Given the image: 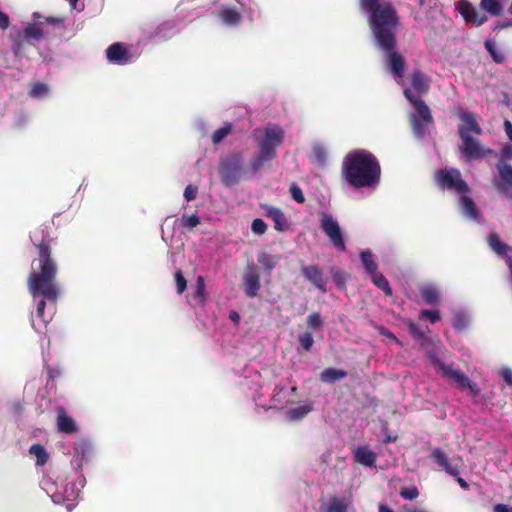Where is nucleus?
<instances>
[{"label":"nucleus","mask_w":512,"mask_h":512,"mask_svg":"<svg viewBox=\"0 0 512 512\" xmlns=\"http://www.w3.org/2000/svg\"><path fill=\"white\" fill-rule=\"evenodd\" d=\"M361 9L369 15V25L376 46L385 53V62L395 81L405 89H410L418 98L429 88V78L420 70L410 76V86L405 85L406 61L397 51V28L399 17L396 9L388 1L360 0Z\"/></svg>","instance_id":"1"},{"label":"nucleus","mask_w":512,"mask_h":512,"mask_svg":"<svg viewBox=\"0 0 512 512\" xmlns=\"http://www.w3.org/2000/svg\"><path fill=\"white\" fill-rule=\"evenodd\" d=\"M30 239L39 254L38 268H33L28 277V290L36 306V313L31 316V324L36 332L43 333L56 313V302L60 293L55 282L57 265L51 258V239L46 228L33 231Z\"/></svg>","instance_id":"2"},{"label":"nucleus","mask_w":512,"mask_h":512,"mask_svg":"<svg viewBox=\"0 0 512 512\" xmlns=\"http://www.w3.org/2000/svg\"><path fill=\"white\" fill-rule=\"evenodd\" d=\"M342 174L345 181L356 190L362 188L375 190L380 182L381 167L371 152L358 149L345 157Z\"/></svg>","instance_id":"3"},{"label":"nucleus","mask_w":512,"mask_h":512,"mask_svg":"<svg viewBox=\"0 0 512 512\" xmlns=\"http://www.w3.org/2000/svg\"><path fill=\"white\" fill-rule=\"evenodd\" d=\"M253 136L259 152L250 160L249 171L252 175H256L264 163L276 158L277 148L282 144L285 132L280 125L269 123L262 128L255 129Z\"/></svg>","instance_id":"4"},{"label":"nucleus","mask_w":512,"mask_h":512,"mask_svg":"<svg viewBox=\"0 0 512 512\" xmlns=\"http://www.w3.org/2000/svg\"><path fill=\"white\" fill-rule=\"evenodd\" d=\"M435 179L442 189L454 191L460 196L459 203L461 211L466 218L475 222H482V216L470 197L469 186L462 179L458 169L450 168L439 170L435 175Z\"/></svg>","instance_id":"5"},{"label":"nucleus","mask_w":512,"mask_h":512,"mask_svg":"<svg viewBox=\"0 0 512 512\" xmlns=\"http://www.w3.org/2000/svg\"><path fill=\"white\" fill-rule=\"evenodd\" d=\"M404 95L413 106V111L409 112V121L413 135L418 140H424L430 136L434 128L431 110L422 98H418L410 89H405Z\"/></svg>","instance_id":"6"},{"label":"nucleus","mask_w":512,"mask_h":512,"mask_svg":"<svg viewBox=\"0 0 512 512\" xmlns=\"http://www.w3.org/2000/svg\"><path fill=\"white\" fill-rule=\"evenodd\" d=\"M426 355L436 372L439 373L442 378L454 381L460 389H468L472 396H477L479 394L480 388L477 383L471 381L470 378L460 369L455 368L453 362L448 364L444 363L439 358L435 349H427Z\"/></svg>","instance_id":"7"},{"label":"nucleus","mask_w":512,"mask_h":512,"mask_svg":"<svg viewBox=\"0 0 512 512\" xmlns=\"http://www.w3.org/2000/svg\"><path fill=\"white\" fill-rule=\"evenodd\" d=\"M40 486L55 504H64L69 512L75 508L80 494V489L75 484H68L60 491L57 481L50 476H44Z\"/></svg>","instance_id":"8"},{"label":"nucleus","mask_w":512,"mask_h":512,"mask_svg":"<svg viewBox=\"0 0 512 512\" xmlns=\"http://www.w3.org/2000/svg\"><path fill=\"white\" fill-rule=\"evenodd\" d=\"M319 224L321 230L329 238L332 245L341 252L346 251L343 232L337 219L328 211H321Z\"/></svg>","instance_id":"9"},{"label":"nucleus","mask_w":512,"mask_h":512,"mask_svg":"<svg viewBox=\"0 0 512 512\" xmlns=\"http://www.w3.org/2000/svg\"><path fill=\"white\" fill-rule=\"evenodd\" d=\"M496 172L492 175V184L495 190L503 197L512 199V165L497 161Z\"/></svg>","instance_id":"10"},{"label":"nucleus","mask_w":512,"mask_h":512,"mask_svg":"<svg viewBox=\"0 0 512 512\" xmlns=\"http://www.w3.org/2000/svg\"><path fill=\"white\" fill-rule=\"evenodd\" d=\"M461 138V145L459 146L462 156L467 159H477L492 154V149H483L480 142L475 139L471 134H466L465 130H461L459 134Z\"/></svg>","instance_id":"11"},{"label":"nucleus","mask_w":512,"mask_h":512,"mask_svg":"<svg viewBox=\"0 0 512 512\" xmlns=\"http://www.w3.org/2000/svg\"><path fill=\"white\" fill-rule=\"evenodd\" d=\"M242 163L237 156H232L222 163L219 174L226 186H232L238 182L241 176Z\"/></svg>","instance_id":"12"},{"label":"nucleus","mask_w":512,"mask_h":512,"mask_svg":"<svg viewBox=\"0 0 512 512\" xmlns=\"http://www.w3.org/2000/svg\"><path fill=\"white\" fill-rule=\"evenodd\" d=\"M431 456L437 465H439L446 473L456 479L461 488H469L468 483L462 477H460L458 466L452 465L450 463L448 455L443 450L440 448H435L432 450Z\"/></svg>","instance_id":"13"},{"label":"nucleus","mask_w":512,"mask_h":512,"mask_svg":"<svg viewBox=\"0 0 512 512\" xmlns=\"http://www.w3.org/2000/svg\"><path fill=\"white\" fill-rule=\"evenodd\" d=\"M300 271L302 276L316 289L322 293L327 292V284L329 280L320 266L316 264L302 265Z\"/></svg>","instance_id":"14"},{"label":"nucleus","mask_w":512,"mask_h":512,"mask_svg":"<svg viewBox=\"0 0 512 512\" xmlns=\"http://www.w3.org/2000/svg\"><path fill=\"white\" fill-rule=\"evenodd\" d=\"M107 60L115 65H127L135 60V56L127 45L116 42L110 45L106 50Z\"/></svg>","instance_id":"15"},{"label":"nucleus","mask_w":512,"mask_h":512,"mask_svg":"<svg viewBox=\"0 0 512 512\" xmlns=\"http://www.w3.org/2000/svg\"><path fill=\"white\" fill-rule=\"evenodd\" d=\"M456 10L467 23H471L475 26H481L488 20L487 16L479 12L468 0L459 1L456 4Z\"/></svg>","instance_id":"16"},{"label":"nucleus","mask_w":512,"mask_h":512,"mask_svg":"<svg viewBox=\"0 0 512 512\" xmlns=\"http://www.w3.org/2000/svg\"><path fill=\"white\" fill-rule=\"evenodd\" d=\"M296 386L288 387L285 384H277L274 388L271 404L268 405V408L276 407L278 405L283 406L288 403H292L294 401V395L296 393Z\"/></svg>","instance_id":"17"},{"label":"nucleus","mask_w":512,"mask_h":512,"mask_svg":"<svg viewBox=\"0 0 512 512\" xmlns=\"http://www.w3.org/2000/svg\"><path fill=\"white\" fill-rule=\"evenodd\" d=\"M243 289L249 298H254L260 289V276L255 266L247 267L243 276Z\"/></svg>","instance_id":"18"},{"label":"nucleus","mask_w":512,"mask_h":512,"mask_svg":"<svg viewBox=\"0 0 512 512\" xmlns=\"http://www.w3.org/2000/svg\"><path fill=\"white\" fill-rule=\"evenodd\" d=\"M457 115L463 122L462 125L459 126L458 132L461 130H465L466 134L474 133L475 135H481L483 130L479 125L475 114L464 110L463 108H458Z\"/></svg>","instance_id":"19"},{"label":"nucleus","mask_w":512,"mask_h":512,"mask_svg":"<svg viewBox=\"0 0 512 512\" xmlns=\"http://www.w3.org/2000/svg\"><path fill=\"white\" fill-rule=\"evenodd\" d=\"M352 505L350 496H333L321 506L322 512H348Z\"/></svg>","instance_id":"20"},{"label":"nucleus","mask_w":512,"mask_h":512,"mask_svg":"<svg viewBox=\"0 0 512 512\" xmlns=\"http://www.w3.org/2000/svg\"><path fill=\"white\" fill-rule=\"evenodd\" d=\"M218 17L227 26H235L241 20V12L229 3H222L219 7Z\"/></svg>","instance_id":"21"},{"label":"nucleus","mask_w":512,"mask_h":512,"mask_svg":"<svg viewBox=\"0 0 512 512\" xmlns=\"http://www.w3.org/2000/svg\"><path fill=\"white\" fill-rule=\"evenodd\" d=\"M487 241L491 250L498 256L504 258L509 266V259H512L509 253L512 252V248L505 242H502L495 232L489 234Z\"/></svg>","instance_id":"22"},{"label":"nucleus","mask_w":512,"mask_h":512,"mask_svg":"<svg viewBox=\"0 0 512 512\" xmlns=\"http://www.w3.org/2000/svg\"><path fill=\"white\" fill-rule=\"evenodd\" d=\"M264 215L274 222V228L277 231L283 232L288 229V223L284 213L274 206L263 205Z\"/></svg>","instance_id":"23"},{"label":"nucleus","mask_w":512,"mask_h":512,"mask_svg":"<svg viewBox=\"0 0 512 512\" xmlns=\"http://www.w3.org/2000/svg\"><path fill=\"white\" fill-rule=\"evenodd\" d=\"M354 460L366 467H374L376 462V453L368 446H359L353 451Z\"/></svg>","instance_id":"24"},{"label":"nucleus","mask_w":512,"mask_h":512,"mask_svg":"<svg viewBox=\"0 0 512 512\" xmlns=\"http://www.w3.org/2000/svg\"><path fill=\"white\" fill-rule=\"evenodd\" d=\"M183 25L177 20H170L162 23L156 29L155 36L159 39H168L181 31Z\"/></svg>","instance_id":"25"},{"label":"nucleus","mask_w":512,"mask_h":512,"mask_svg":"<svg viewBox=\"0 0 512 512\" xmlns=\"http://www.w3.org/2000/svg\"><path fill=\"white\" fill-rule=\"evenodd\" d=\"M313 409L311 401H304L296 407L285 410L284 415L288 421H299L309 414Z\"/></svg>","instance_id":"26"},{"label":"nucleus","mask_w":512,"mask_h":512,"mask_svg":"<svg viewBox=\"0 0 512 512\" xmlns=\"http://www.w3.org/2000/svg\"><path fill=\"white\" fill-rule=\"evenodd\" d=\"M57 427L59 431L68 434L76 431V424L74 420L66 414L62 407L57 409Z\"/></svg>","instance_id":"27"},{"label":"nucleus","mask_w":512,"mask_h":512,"mask_svg":"<svg viewBox=\"0 0 512 512\" xmlns=\"http://www.w3.org/2000/svg\"><path fill=\"white\" fill-rule=\"evenodd\" d=\"M421 298L428 305L436 306L440 302V292L435 285H424L419 290Z\"/></svg>","instance_id":"28"},{"label":"nucleus","mask_w":512,"mask_h":512,"mask_svg":"<svg viewBox=\"0 0 512 512\" xmlns=\"http://www.w3.org/2000/svg\"><path fill=\"white\" fill-rule=\"evenodd\" d=\"M43 35L42 23H28L23 29V38L28 41H39L43 38Z\"/></svg>","instance_id":"29"},{"label":"nucleus","mask_w":512,"mask_h":512,"mask_svg":"<svg viewBox=\"0 0 512 512\" xmlns=\"http://www.w3.org/2000/svg\"><path fill=\"white\" fill-rule=\"evenodd\" d=\"M200 223V217L197 214L182 215L180 219H177L173 223V231L175 232L180 228L193 229Z\"/></svg>","instance_id":"30"},{"label":"nucleus","mask_w":512,"mask_h":512,"mask_svg":"<svg viewBox=\"0 0 512 512\" xmlns=\"http://www.w3.org/2000/svg\"><path fill=\"white\" fill-rule=\"evenodd\" d=\"M347 372L336 368H326L320 374V379L324 383H334L338 380L344 379Z\"/></svg>","instance_id":"31"},{"label":"nucleus","mask_w":512,"mask_h":512,"mask_svg":"<svg viewBox=\"0 0 512 512\" xmlns=\"http://www.w3.org/2000/svg\"><path fill=\"white\" fill-rule=\"evenodd\" d=\"M29 454L36 458V466H44L49 459L47 450L41 444L31 445L29 448Z\"/></svg>","instance_id":"32"},{"label":"nucleus","mask_w":512,"mask_h":512,"mask_svg":"<svg viewBox=\"0 0 512 512\" xmlns=\"http://www.w3.org/2000/svg\"><path fill=\"white\" fill-rule=\"evenodd\" d=\"M484 45L495 63L502 64L505 61V54L498 49L494 39H487Z\"/></svg>","instance_id":"33"},{"label":"nucleus","mask_w":512,"mask_h":512,"mask_svg":"<svg viewBox=\"0 0 512 512\" xmlns=\"http://www.w3.org/2000/svg\"><path fill=\"white\" fill-rule=\"evenodd\" d=\"M480 7L492 16H500L503 12V6L499 0H481Z\"/></svg>","instance_id":"34"},{"label":"nucleus","mask_w":512,"mask_h":512,"mask_svg":"<svg viewBox=\"0 0 512 512\" xmlns=\"http://www.w3.org/2000/svg\"><path fill=\"white\" fill-rule=\"evenodd\" d=\"M371 280L375 286H377L379 289H381L385 295L391 296L392 295V289L390 287V284L386 277L379 272H375L374 274L370 275Z\"/></svg>","instance_id":"35"},{"label":"nucleus","mask_w":512,"mask_h":512,"mask_svg":"<svg viewBox=\"0 0 512 512\" xmlns=\"http://www.w3.org/2000/svg\"><path fill=\"white\" fill-rule=\"evenodd\" d=\"M360 259L367 274L372 275L377 272V264L374 261L373 255L370 251H362L360 254Z\"/></svg>","instance_id":"36"},{"label":"nucleus","mask_w":512,"mask_h":512,"mask_svg":"<svg viewBox=\"0 0 512 512\" xmlns=\"http://www.w3.org/2000/svg\"><path fill=\"white\" fill-rule=\"evenodd\" d=\"M240 5L243 14L247 15L251 20L258 13V6L251 0H236Z\"/></svg>","instance_id":"37"},{"label":"nucleus","mask_w":512,"mask_h":512,"mask_svg":"<svg viewBox=\"0 0 512 512\" xmlns=\"http://www.w3.org/2000/svg\"><path fill=\"white\" fill-rule=\"evenodd\" d=\"M258 262L268 272H271L277 264V260L266 252H261L258 255Z\"/></svg>","instance_id":"38"},{"label":"nucleus","mask_w":512,"mask_h":512,"mask_svg":"<svg viewBox=\"0 0 512 512\" xmlns=\"http://www.w3.org/2000/svg\"><path fill=\"white\" fill-rule=\"evenodd\" d=\"M231 130H232V125L230 123H226L224 126L217 129L212 134L213 144L217 145V144L221 143L223 141V139L228 136V134L231 132Z\"/></svg>","instance_id":"39"},{"label":"nucleus","mask_w":512,"mask_h":512,"mask_svg":"<svg viewBox=\"0 0 512 512\" xmlns=\"http://www.w3.org/2000/svg\"><path fill=\"white\" fill-rule=\"evenodd\" d=\"M373 327L375 329H377V331L379 332L380 335L387 337L388 339L394 341L399 346H403L402 341L399 338H397L396 335L391 330L386 328L385 326L373 323Z\"/></svg>","instance_id":"40"},{"label":"nucleus","mask_w":512,"mask_h":512,"mask_svg":"<svg viewBox=\"0 0 512 512\" xmlns=\"http://www.w3.org/2000/svg\"><path fill=\"white\" fill-rule=\"evenodd\" d=\"M194 297L202 303L205 299V280L203 276H198L196 279Z\"/></svg>","instance_id":"41"},{"label":"nucleus","mask_w":512,"mask_h":512,"mask_svg":"<svg viewBox=\"0 0 512 512\" xmlns=\"http://www.w3.org/2000/svg\"><path fill=\"white\" fill-rule=\"evenodd\" d=\"M419 319L420 320L427 319L431 323H436L437 321L440 320V311L438 309H434V310L422 309L419 312Z\"/></svg>","instance_id":"42"},{"label":"nucleus","mask_w":512,"mask_h":512,"mask_svg":"<svg viewBox=\"0 0 512 512\" xmlns=\"http://www.w3.org/2000/svg\"><path fill=\"white\" fill-rule=\"evenodd\" d=\"M48 92L49 87L46 84L39 82L32 87L30 91V96L33 98H42L46 96Z\"/></svg>","instance_id":"43"},{"label":"nucleus","mask_w":512,"mask_h":512,"mask_svg":"<svg viewBox=\"0 0 512 512\" xmlns=\"http://www.w3.org/2000/svg\"><path fill=\"white\" fill-rule=\"evenodd\" d=\"M453 328L457 331L464 330L468 325V318L463 313H457L453 320Z\"/></svg>","instance_id":"44"},{"label":"nucleus","mask_w":512,"mask_h":512,"mask_svg":"<svg viewBox=\"0 0 512 512\" xmlns=\"http://www.w3.org/2000/svg\"><path fill=\"white\" fill-rule=\"evenodd\" d=\"M298 340H299L301 347L305 351H309L312 348L313 343H314L313 336L310 332H305V333L299 335Z\"/></svg>","instance_id":"45"},{"label":"nucleus","mask_w":512,"mask_h":512,"mask_svg":"<svg viewBox=\"0 0 512 512\" xmlns=\"http://www.w3.org/2000/svg\"><path fill=\"white\" fill-rule=\"evenodd\" d=\"M289 191H290V195H291L292 199L294 201H296L297 203L301 204L305 201L304 194H303L301 188L297 184L292 183L290 185Z\"/></svg>","instance_id":"46"},{"label":"nucleus","mask_w":512,"mask_h":512,"mask_svg":"<svg viewBox=\"0 0 512 512\" xmlns=\"http://www.w3.org/2000/svg\"><path fill=\"white\" fill-rule=\"evenodd\" d=\"M251 230L254 234L262 235L267 230V224L260 218H256L252 221Z\"/></svg>","instance_id":"47"},{"label":"nucleus","mask_w":512,"mask_h":512,"mask_svg":"<svg viewBox=\"0 0 512 512\" xmlns=\"http://www.w3.org/2000/svg\"><path fill=\"white\" fill-rule=\"evenodd\" d=\"M331 274L336 286L341 289L344 288L347 280L345 273L340 270H332Z\"/></svg>","instance_id":"48"},{"label":"nucleus","mask_w":512,"mask_h":512,"mask_svg":"<svg viewBox=\"0 0 512 512\" xmlns=\"http://www.w3.org/2000/svg\"><path fill=\"white\" fill-rule=\"evenodd\" d=\"M321 315L317 312L310 314L307 318V325L311 329H316L322 326Z\"/></svg>","instance_id":"49"},{"label":"nucleus","mask_w":512,"mask_h":512,"mask_svg":"<svg viewBox=\"0 0 512 512\" xmlns=\"http://www.w3.org/2000/svg\"><path fill=\"white\" fill-rule=\"evenodd\" d=\"M313 155L315 157V160L319 163V164H324L325 163V160H326V150L325 148L322 146V145H314L313 147Z\"/></svg>","instance_id":"50"},{"label":"nucleus","mask_w":512,"mask_h":512,"mask_svg":"<svg viewBox=\"0 0 512 512\" xmlns=\"http://www.w3.org/2000/svg\"><path fill=\"white\" fill-rule=\"evenodd\" d=\"M498 155H499L498 161L507 162V160H511L512 159V144L505 143Z\"/></svg>","instance_id":"51"},{"label":"nucleus","mask_w":512,"mask_h":512,"mask_svg":"<svg viewBox=\"0 0 512 512\" xmlns=\"http://www.w3.org/2000/svg\"><path fill=\"white\" fill-rule=\"evenodd\" d=\"M175 281L178 294H182L186 289L187 282L180 270L175 273Z\"/></svg>","instance_id":"52"},{"label":"nucleus","mask_w":512,"mask_h":512,"mask_svg":"<svg viewBox=\"0 0 512 512\" xmlns=\"http://www.w3.org/2000/svg\"><path fill=\"white\" fill-rule=\"evenodd\" d=\"M418 489L416 487H409V488H404L401 490V497L404 498L405 500H413L415 498L418 497Z\"/></svg>","instance_id":"53"},{"label":"nucleus","mask_w":512,"mask_h":512,"mask_svg":"<svg viewBox=\"0 0 512 512\" xmlns=\"http://www.w3.org/2000/svg\"><path fill=\"white\" fill-rule=\"evenodd\" d=\"M407 327H408L410 333L412 334V336L415 337L416 339H423L424 338V332L414 322L408 321L407 322Z\"/></svg>","instance_id":"54"},{"label":"nucleus","mask_w":512,"mask_h":512,"mask_svg":"<svg viewBox=\"0 0 512 512\" xmlns=\"http://www.w3.org/2000/svg\"><path fill=\"white\" fill-rule=\"evenodd\" d=\"M251 389L254 391L252 394H251V398L252 400L255 402V404L257 406H261L263 408L266 407V404H264L263 402H261L260 398H261V394L258 393L259 389H260V386L258 383H253V386L251 387Z\"/></svg>","instance_id":"55"},{"label":"nucleus","mask_w":512,"mask_h":512,"mask_svg":"<svg viewBox=\"0 0 512 512\" xmlns=\"http://www.w3.org/2000/svg\"><path fill=\"white\" fill-rule=\"evenodd\" d=\"M197 192H198V188L196 186L188 185V186H186V188L184 190V198L188 202L192 201L196 198Z\"/></svg>","instance_id":"56"},{"label":"nucleus","mask_w":512,"mask_h":512,"mask_svg":"<svg viewBox=\"0 0 512 512\" xmlns=\"http://www.w3.org/2000/svg\"><path fill=\"white\" fill-rule=\"evenodd\" d=\"M500 375L504 379V381L512 387V369L509 367H503L500 370Z\"/></svg>","instance_id":"57"},{"label":"nucleus","mask_w":512,"mask_h":512,"mask_svg":"<svg viewBox=\"0 0 512 512\" xmlns=\"http://www.w3.org/2000/svg\"><path fill=\"white\" fill-rule=\"evenodd\" d=\"M512 27V19H505L502 21H498L494 24L493 30L499 31L504 28Z\"/></svg>","instance_id":"58"},{"label":"nucleus","mask_w":512,"mask_h":512,"mask_svg":"<svg viewBox=\"0 0 512 512\" xmlns=\"http://www.w3.org/2000/svg\"><path fill=\"white\" fill-rule=\"evenodd\" d=\"M66 1L70 4V6L73 10H76L78 12L83 11L85 8L84 3L81 2L80 0H66Z\"/></svg>","instance_id":"59"},{"label":"nucleus","mask_w":512,"mask_h":512,"mask_svg":"<svg viewBox=\"0 0 512 512\" xmlns=\"http://www.w3.org/2000/svg\"><path fill=\"white\" fill-rule=\"evenodd\" d=\"M493 511L494 512H512V506L503 504V503H499V504L494 505Z\"/></svg>","instance_id":"60"},{"label":"nucleus","mask_w":512,"mask_h":512,"mask_svg":"<svg viewBox=\"0 0 512 512\" xmlns=\"http://www.w3.org/2000/svg\"><path fill=\"white\" fill-rule=\"evenodd\" d=\"M10 21L7 14L0 11V28L5 30L9 27Z\"/></svg>","instance_id":"61"},{"label":"nucleus","mask_w":512,"mask_h":512,"mask_svg":"<svg viewBox=\"0 0 512 512\" xmlns=\"http://www.w3.org/2000/svg\"><path fill=\"white\" fill-rule=\"evenodd\" d=\"M504 130L507 137L512 141V123L509 120L504 121Z\"/></svg>","instance_id":"62"},{"label":"nucleus","mask_w":512,"mask_h":512,"mask_svg":"<svg viewBox=\"0 0 512 512\" xmlns=\"http://www.w3.org/2000/svg\"><path fill=\"white\" fill-rule=\"evenodd\" d=\"M229 319L235 324L238 325L240 321V315L237 311H230L229 313Z\"/></svg>","instance_id":"63"},{"label":"nucleus","mask_w":512,"mask_h":512,"mask_svg":"<svg viewBox=\"0 0 512 512\" xmlns=\"http://www.w3.org/2000/svg\"><path fill=\"white\" fill-rule=\"evenodd\" d=\"M60 375V370L58 368H48V376L50 379H55Z\"/></svg>","instance_id":"64"}]
</instances>
